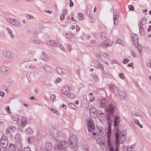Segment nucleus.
I'll return each mask as SVG.
<instances>
[{
	"mask_svg": "<svg viewBox=\"0 0 151 151\" xmlns=\"http://www.w3.org/2000/svg\"><path fill=\"white\" fill-rule=\"evenodd\" d=\"M115 137L116 140V144H117L120 141L122 142L124 141L126 137V132L125 131H123L121 132L118 129L115 132Z\"/></svg>",
	"mask_w": 151,
	"mask_h": 151,
	"instance_id": "obj_1",
	"label": "nucleus"
},
{
	"mask_svg": "<svg viewBox=\"0 0 151 151\" xmlns=\"http://www.w3.org/2000/svg\"><path fill=\"white\" fill-rule=\"evenodd\" d=\"M109 127L107 129V143L108 145L109 146V150L110 151H118L119 149L117 147H116L115 149V150H114L113 147L112 145L111 144L110 142V134L111 132V127L110 124H108Z\"/></svg>",
	"mask_w": 151,
	"mask_h": 151,
	"instance_id": "obj_2",
	"label": "nucleus"
},
{
	"mask_svg": "<svg viewBox=\"0 0 151 151\" xmlns=\"http://www.w3.org/2000/svg\"><path fill=\"white\" fill-rule=\"evenodd\" d=\"M14 141L15 145L17 149H20L22 147V139L21 135L19 134H17L14 137Z\"/></svg>",
	"mask_w": 151,
	"mask_h": 151,
	"instance_id": "obj_3",
	"label": "nucleus"
},
{
	"mask_svg": "<svg viewBox=\"0 0 151 151\" xmlns=\"http://www.w3.org/2000/svg\"><path fill=\"white\" fill-rule=\"evenodd\" d=\"M69 146L71 148H73L77 143V138L76 135H72L69 138Z\"/></svg>",
	"mask_w": 151,
	"mask_h": 151,
	"instance_id": "obj_4",
	"label": "nucleus"
},
{
	"mask_svg": "<svg viewBox=\"0 0 151 151\" xmlns=\"http://www.w3.org/2000/svg\"><path fill=\"white\" fill-rule=\"evenodd\" d=\"M8 143L7 137L5 135H2L0 140V144L1 147L5 149L8 146Z\"/></svg>",
	"mask_w": 151,
	"mask_h": 151,
	"instance_id": "obj_5",
	"label": "nucleus"
},
{
	"mask_svg": "<svg viewBox=\"0 0 151 151\" xmlns=\"http://www.w3.org/2000/svg\"><path fill=\"white\" fill-rule=\"evenodd\" d=\"M87 124L88 130L89 131H93L96 130L94 127L93 121L91 118H88L87 120Z\"/></svg>",
	"mask_w": 151,
	"mask_h": 151,
	"instance_id": "obj_6",
	"label": "nucleus"
},
{
	"mask_svg": "<svg viewBox=\"0 0 151 151\" xmlns=\"http://www.w3.org/2000/svg\"><path fill=\"white\" fill-rule=\"evenodd\" d=\"M68 146L67 142L62 141L59 142L56 144V147L58 149L60 150H66Z\"/></svg>",
	"mask_w": 151,
	"mask_h": 151,
	"instance_id": "obj_7",
	"label": "nucleus"
},
{
	"mask_svg": "<svg viewBox=\"0 0 151 151\" xmlns=\"http://www.w3.org/2000/svg\"><path fill=\"white\" fill-rule=\"evenodd\" d=\"M27 118L24 116L21 117L19 121L17 122V124L21 128H24L27 124Z\"/></svg>",
	"mask_w": 151,
	"mask_h": 151,
	"instance_id": "obj_8",
	"label": "nucleus"
},
{
	"mask_svg": "<svg viewBox=\"0 0 151 151\" xmlns=\"http://www.w3.org/2000/svg\"><path fill=\"white\" fill-rule=\"evenodd\" d=\"M52 144L48 142L43 144L42 146V148L43 149L47 151L50 150L52 149Z\"/></svg>",
	"mask_w": 151,
	"mask_h": 151,
	"instance_id": "obj_9",
	"label": "nucleus"
},
{
	"mask_svg": "<svg viewBox=\"0 0 151 151\" xmlns=\"http://www.w3.org/2000/svg\"><path fill=\"white\" fill-rule=\"evenodd\" d=\"M8 22L18 27L20 26V22L18 20L13 18L8 19Z\"/></svg>",
	"mask_w": 151,
	"mask_h": 151,
	"instance_id": "obj_10",
	"label": "nucleus"
},
{
	"mask_svg": "<svg viewBox=\"0 0 151 151\" xmlns=\"http://www.w3.org/2000/svg\"><path fill=\"white\" fill-rule=\"evenodd\" d=\"M106 110L108 114L113 115L114 111V105L111 104H109L108 108L106 109Z\"/></svg>",
	"mask_w": 151,
	"mask_h": 151,
	"instance_id": "obj_11",
	"label": "nucleus"
},
{
	"mask_svg": "<svg viewBox=\"0 0 151 151\" xmlns=\"http://www.w3.org/2000/svg\"><path fill=\"white\" fill-rule=\"evenodd\" d=\"M93 131H96L95 132H93L92 134V136L93 139L96 138L98 135L99 136L101 135L102 132L101 128L97 127V128L95 130H94Z\"/></svg>",
	"mask_w": 151,
	"mask_h": 151,
	"instance_id": "obj_12",
	"label": "nucleus"
},
{
	"mask_svg": "<svg viewBox=\"0 0 151 151\" xmlns=\"http://www.w3.org/2000/svg\"><path fill=\"white\" fill-rule=\"evenodd\" d=\"M112 44V42L110 40H107L103 41L101 43V45L103 47H107L111 46Z\"/></svg>",
	"mask_w": 151,
	"mask_h": 151,
	"instance_id": "obj_13",
	"label": "nucleus"
},
{
	"mask_svg": "<svg viewBox=\"0 0 151 151\" xmlns=\"http://www.w3.org/2000/svg\"><path fill=\"white\" fill-rule=\"evenodd\" d=\"M64 36L72 41H74L76 40V38L73 34L70 32L65 33L64 34Z\"/></svg>",
	"mask_w": 151,
	"mask_h": 151,
	"instance_id": "obj_14",
	"label": "nucleus"
},
{
	"mask_svg": "<svg viewBox=\"0 0 151 151\" xmlns=\"http://www.w3.org/2000/svg\"><path fill=\"white\" fill-rule=\"evenodd\" d=\"M3 55L7 58L12 59L13 58V56L12 54L9 51L6 50H4L3 51Z\"/></svg>",
	"mask_w": 151,
	"mask_h": 151,
	"instance_id": "obj_15",
	"label": "nucleus"
},
{
	"mask_svg": "<svg viewBox=\"0 0 151 151\" xmlns=\"http://www.w3.org/2000/svg\"><path fill=\"white\" fill-rule=\"evenodd\" d=\"M132 41L134 45H137L139 42V39L137 36L134 33H132L131 35Z\"/></svg>",
	"mask_w": 151,
	"mask_h": 151,
	"instance_id": "obj_16",
	"label": "nucleus"
},
{
	"mask_svg": "<svg viewBox=\"0 0 151 151\" xmlns=\"http://www.w3.org/2000/svg\"><path fill=\"white\" fill-rule=\"evenodd\" d=\"M0 71L5 74H7L9 71V69L5 65H2L0 67Z\"/></svg>",
	"mask_w": 151,
	"mask_h": 151,
	"instance_id": "obj_17",
	"label": "nucleus"
},
{
	"mask_svg": "<svg viewBox=\"0 0 151 151\" xmlns=\"http://www.w3.org/2000/svg\"><path fill=\"white\" fill-rule=\"evenodd\" d=\"M63 93L65 95H68L69 92V88L68 86H65L62 88Z\"/></svg>",
	"mask_w": 151,
	"mask_h": 151,
	"instance_id": "obj_18",
	"label": "nucleus"
},
{
	"mask_svg": "<svg viewBox=\"0 0 151 151\" xmlns=\"http://www.w3.org/2000/svg\"><path fill=\"white\" fill-rule=\"evenodd\" d=\"M31 40L33 43L36 44L40 45L42 43V42L39 40L36 37L32 36L31 37Z\"/></svg>",
	"mask_w": 151,
	"mask_h": 151,
	"instance_id": "obj_19",
	"label": "nucleus"
},
{
	"mask_svg": "<svg viewBox=\"0 0 151 151\" xmlns=\"http://www.w3.org/2000/svg\"><path fill=\"white\" fill-rule=\"evenodd\" d=\"M43 68L44 70L47 73H50L52 70V68L50 66L47 64L43 65Z\"/></svg>",
	"mask_w": 151,
	"mask_h": 151,
	"instance_id": "obj_20",
	"label": "nucleus"
},
{
	"mask_svg": "<svg viewBox=\"0 0 151 151\" xmlns=\"http://www.w3.org/2000/svg\"><path fill=\"white\" fill-rule=\"evenodd\" d=\"M94 64L97 67L100 68L102 71H104V67L102 64L99 61L95 60L94 62Z\"/></svg>",
	"mask_w": 151,
	"mask_h": 151,
	"instance_id": "obj_21",
	"label": "nucleus"
},
{
	"mask_svg": "<svg viewBox=\"0 0 151 151\" xmlns=\"http://www.w3.org/2000/svg\"><path fill=\"white\" fill-rule=\"evenodd\" d=\"M106 100L105 99H100L99 104V106L102 108H104L106 105Z\"/></svg>",
	"mask_w": 151,
	"mask_h": 151,
	"instance_id": "obj_22",
	"label": "nucleus"
},
{
	"mask_svg": "<svg viewBox=\"0 0 151 151\" xmlns=\"http://www.w3.org/2000/svg\"><path fill=\"white\" fill-rule=\"evenodd\" d=\"M20 118L21 116H20L18 114H16L12 116V119L13 121H15L17 124V122L19 121Z\"/></svg>",
	"mask_w": 151,
	"mask_h": 151,
	"instance_id": "obj_23",
	"label": "nucleus"
},
{
	"mask_svg": "<svg viewBox=\"0 0 151 151\" xmlns=\"http://www.w3.org/2000/svg\"><path fill=\"white\" fill-rule=\"evenodd\" d=\"M119 16L116 13L114 12L113 15V19L114 24H117L118 23Z\"/></svg>",
	"mask_w": 151,
	"mask_h": 151,
	"instance_id": "obj_24",
	"label": "nucleus"
},
{
	"mask_svg": "<svg viewBox=\"0 0 151 151\" xmlns=\"http://www.w3.org/2000/svg\"><path fill=\"white\" fill-rule=\"evenodd\" d=\"M56 72L60 74H65V70L60 67H58L56 68Z\"/></svg>",
	"mask_w": 151,
	"mask_h": 151,
	"instance_id": "obj_25",
	"label": "nucleus"
},
{
	"mask_svg": "<svg viewBox=\"0 0 151 151\" xmlns=\"http://www.w3.org/2000/svg\"><path fill=\"white\" fill-rule=\"evenodd\" d=\"M16 130V128L12 126L8 128L6 130V133L7 134L9 133H12L13 132L15 131Z\"/></svg>",
	"mask_w": 151,
	"mask_h": 151,
	"instance_id": "obj_26",
	"label": "nucleus"
},
{
	"mask_svg": "<svg viewBox=\"0 0 151 151\" xmlns=\"http://www.w3.org/2000/svg\"><path fill=\"white\" fill-rule=\"evenodd\" d=\"M120 121V119L119 116L117 115L115 116V119L114 122V126L115 127L118 126Z\"/></svg>",
	"mask_w": 151,
	"mask_h": 151,
	"instance_id": "obj_27",
	"label": "nucleus"
},
{
	"mask_svg": "<svg viewBox=\"0 0 151 151\" xmlns=\"http://www.w3.org/2000/svg\"><path fill=\"white\" fill-rule=\"evenodd\" d=\"M17 148L16 145L11 143H10L9 145V151H15V149Z\"/></svg>",
	"mask_w": 151,
	"mask_h": 151,
	"instance_id": "obj_28",
	"label": "nucleus"
},
{
	"mask_svg": "<svg viewBox=\"0 0 151 151\" xmlns=\"http://www.w3.org/2000/svg\"><path fill=\"white\" fill-rule=\"evenodd\" d=\"M41 59L45 61H48L49 60L48 57L43 52H42V55H41Z\"/></svg>",
	"mask_w": 151,
	"mask_h": 151,
	"instance_id": "obj_29",
	"label": "nucleus"
},
{
	"mask_svg": "<svg viewBox=\"0 0 151 151\" xmlns=\"http://www.w3.org/2000/svg\"><path fill=\"white\" fill-rule=\"evenodd\" d=\"M103 138L101 136L99 137V138H98L96 140L97 143L99 145H104V142H103Z\"/></svg>",
	"mask_w": 151,
	"mask_h": 151,
	"instance_id": "obj_30",
	"label": "nucleus"
},
{
	"mask_svg": "<svg viewBox=\"0 0 151 151\" xmlns=\"http://www.w3.org/2000/svg\"><path fill=\"white\" fill-rule=\"evenodd\" d=\"M138 26L139 30V33L142 36L144 35H145V32L143 26H142L141 25H138Z\"/></svg>",
	"mask_w": 151,
	"mask_h": 151,
	"instance_id": "obj_31",
	"label": "nucleus"
},
{
	"mask_svg": "<svg viewBox=\"0 0 151 151\" xmlns=\"http://www.w3.org/2000/svg\"><path fill=\"white\" fill-rule=\"evenodd\" d=\"M68 106L70 109H74L75 111L77 110V106L73 103H69L68 104Z\"/></svg>",
	"mask_w": 151,
	"mask_h": 151,
	"instance_id": "obj_32",
	"label": "nucleus"
},
{
	"mask_svg": "<svg viewBox=\"0 0 151 151\" xmlns=\"http://www.w3.org/2000/svg\"><path fill=\"white\" fill-rule=\"evenodd\" d=\"M25 132L26 134L29 135L33 132V130L31 128L28 127L25 129Z\"/></svg>",
	"mask_w": 151,
	"mask_h": 151,
	"instance_id": "obj_33",
	"label": "nucleus"
},
{
	"mask_svg": "<svg viewBox=\"0 0 151 151\" xmlns=\"http://www.w3.org/2000/svg\"><path fill=\"white\" fill-rule=\"evenodd\" d=\"M47 44L50 45L55 46L56 45V42L54 40H50L47 42Z\"/></svg>",
	"mask_w": 151,
	"mask_h": 151,
	"instance_id": "obj_34",
	"label": "nucleus"
},
{
	"mask_svg": "<svg viewBox=\"0 0 151 151\" xmlns=\"http://www.w3.org/2000/svg\"><path fill=\"white\" fill-rule=\"evenodd\" d=\"M48 109L49 110H51L53 113L55 114H56L58 115L60 114L59 111L58 110L50 107H49L48 108Z\"/></svg>",
	"mask_w": 151,
	"mask_h": 151,
	"instance_id": "obj_35",
	"label": "nucleus"
},
{
	"mask_svg": "<svg viewBox=\"0 0 151 151\" xmlns=\"http://www.w3.org/2000/svg\"><path fill=\"white\" fill-rule=\"evenodd\" d=\"M109 91L110 92H113L115 91L116 87L111 84H109L108 86Z\"/></svg>",
	"mask_w": 151,
	"mask_h": 151,
	"instance_id": "obj_36",
	"label": "nucleus"
},
{
	"mask_svg": "<svg viewBox=\"0 0 151 151\" xmlns=\"http://www.w3.org/2000/svg\"><path fill=\"white\" fill-rule=\"evenodd\" d=\"M147 19L145 18H143L142 19L139 21L138 25H141L143 26V25L145 24L146 22Z\"/></svg>",
	"mask_w": 151,
	"mask_h": 151,
	"instance_id": "obj_37",
	"label": "nucleus"
},
{
	"mask_svg": "<svg viewBox=\"0 0 151 151\" xmlns=\"http://www.w3.org/2000/svg\"><path fill=\"white\" fill-rule=\"evenodd\" d=\"M90 114L96 115V111L95 108L93 107H91L90 109Z\"/></svg>",
	"mask_w": 151,
	"mask_h": 151,
	"instance_id": "obj_38",
	"label": "nucleus"
},
{
	"mask_svg": "<svg viewBox=\"0 0 151 151\" xmlns=\"http://www.w3.org/2000/svg\"><path fill=\"white\" fill-rule=\"evenodd\" d=\"M6 29L9 34L10 35L11 37L14 38V35L12 34V32L11 29L9 27H7Z\"/></svg>",
	"mask_w": 151,
	"mask_h": 151,
	"instance_id": "obj_39",
	"label": "nucleus"
},
{
	"mask_svg": "<svg viewBox=\"0 0 151 151\" xmlns=\"http://www.w3.org/2000/svg\"><path fill=\"white\" fill-rule=\"evenodd\" d=\"M106 117V115L104 113L99 116L100 121L103 122Z\"/></svg>",
	"mask_w": 151,
	"mask_h": 151,
	"instance_id": "obj_40",
	"label": "nucleus"
},
{
	"mask_svg": "<svg viewBox=\"0 0 151 151\" xmlns=\"http://www.w3.org/2000/svg\"><path fill=\"white\" fill-rule=\"evenodd\" d=\"M77 18L79 20H83L84 18V15L81 13H79L77 16Z\"/></svg>",
	"mask_w": 151,
	"mask_h": 151,
	"instance_id": "obj_41",
	"label": "nucleus"
},
{
	"mask_svg": "<svg viewBox=\"0 0 151 151\" xmlns=\"http://www.w3.org/2000/svg\"><path fill=\"white\" fill-rule=\"evenodd\" d=\"M107 122L108 124H110L111 122V116L108 114L106 116Z\"/></svg>",
	"mask_w": 151,
	"mask_h": 151,
	"instance_id": "obj_42",
	"label": "nucleus"
},
{
	"mask_svg": "<svg viewBox=\"0 0 151 151\" xmlns=\"http://www.w3.org/2000/svg\"><path fill=\"white\" fill-rule=\"evenodd\" d=\"M68 97L70 99H74L76 96V95L73 93H68V95H67Z\"/></svg>",
	"mask_w": 151,
	"mask_h": 151,
	"instance_id": "obj_43",
	"label": "nucleus"
},
{
	"mask_svg": "<svg viewBox=\"0 0 151 151\" xmlns=\"http://www.w3.org/2000/svg\"><path fill=\"white\" fill-rule=\"evenodd\" d=\"M104 113L101 111H97L96 115L98 117L99 119H100L99 116L101 115Z\"/></svg>",
	"mask_w": 151,
	"mask_h": 151,
	"instance_id": "obj_44",
	"label": "nucleus"
},
{
	"mask_svg": "<svg viewBox=\"0 0 151 151\" xmlns=\"http://www.w3.org/2000/svg\"><path fill=\"white\" fill-rule=\"evenodd\" d=\"M101 37L103 39H104L106 38L107 35L105 32H102L101 33Z\"/></svg>",
	"mask_w": 151,
	"mask_h": 151,
	"instance_id": "obj_45",
	"label": "nucleus"
},
{
	"mask_svg": "<svg viewBox=\"0 0 151 151\" xmlns=\"http://www.w3.org/2000/svg\"><path fill=\"white\" fill-rule=\"evenodd\" d=\"M25 140L29 144H32V142L31 140V137H26L25 138Z\"/></svg>",
	"mask_w": 151,
	"mask_h": 151,
	"instance_id": "obj_46",
	"label": "nucleus"
},
{
	"mask_svg": "<svg viewBox=\"0 0 151 151\" xmlns=\"http://www.w3.org/2000/svg\"><path fill=\"white\" fill-rule=\"evenodd\" d=\"M27 18L29 20H30L31 19H33L34 18V16L32 15L27 14L26 15Z\"/></svg>",
	"mask_w": 151,
	"mask_h": 151,
	"instance_id": "obj_47",
	"label": "nucleus"
},
{
	"mask_svg": "<svg viewBox=\"0 0 151 151\" xmlns=\"http://www.w3.org/2000/svg\"><path fill=\"white\" fill-rule=\"evenodd\" d=\"M123 151H129L128 146H124L122 147Z\"/></svg>",
	"mask_w": 151,
	"mask_h": 151,
	"instance_id": "obj_48",
	"label": "nucleus"
},
{
	"mask_svg": "<svg viewBox=\"0 0 151 151\" xmlns=\"http://www.w3.org/2000/svg\"><path fill=\"white\" fill-rule=\"evenodd\" d=\"M128 146L129 151H131L135 147V145H131Z\"/></svg>",
	"mask_w": 151,
	"mask_h": 151,
	"instance_id": "obj_49",
	"label": "nucleus"
},
{
	"mask_svg": "<svg viewBox=\"0 0 151 151\" xmlns=\"http://www.w3.org/2000/svg\"><path fill=\"white\" fill-rule=\"evenodd\" d=\"M29 68L31 70H35L36 68V66L34 64H32L29 65Z\"/></svg>",
	"mask_w": 151,
	"mask_h": 151,
	"instance_id": "obj_50",
	"label": "nucleus"
},
{
	"mask_svg": "<svg viewBox=\"0 0 151 151\" xmlns=\"http://www.w3.org/2000/svg\"><path fill=\"white\" fill-rule=\"evenodd\" d=\"M147 66L151 69V59L148 60L146 62Z\"/></svg>",
	"mask_w": 151,
	"mask_h": 151,
	"instance_id": "obj_51",
	"label": "nucleus"
},
{
	"mask_svg": "<svg viewBox=\"0 0 151 151\" xmlns=\"http://www.w3.org/2000/svg\"><path fill=\"white\" fill-rule=\"evenodd\" d=\"M116 43L117 44H119L120 45H124V43L123 41L121 40H117L116 42Z\"/></svg>",
	"mask_w": 151,
	"mask_h": 151,
	"instance_id": "obj_52",
	"label": "nucleus"
},
{
	"mask_svg": "<svg viewBox=\"0 0 151 151\" xmlns=\"http://www.w3.org/2000/svg\"><path fill=\"white\" fill-rule=\"evenodd\" d=\"M50 98L53 102L54 101L56 100L55 95L54 94L51 95L50 96Z\"/></svg>",
	"mask_w": 151,
	"mask_h": 151,
	"instance_id": "obj_53",
	"label": "nucleus"
},
{
	"mask_svg": "<svg viewBox=\"0 0 151 151\" xmlns=\"http://www.w3.org/2000/svg\"><path fill=\"white\" fill-rule=\"evenodd\" d=\"M62 78H57L56 80H55L54 81V83L55 84H57L58 83L61 82L62 81Z\"/></svg>",
	"mask_w": 151,
	"mask_h": 151,
	"instance_id": "obj_54",
	"label": "nucleus"
},
{
	"mask_svg": "<svg viewBox=\"0 0 151 151\" xmlns=\"http://www.w3.org/2000/svg\"><path fill=\"white\" fill-rule=\"evenodd\" d=\"M119 76L122 79H124L125 78L124 74L122 73H119Z\"/></svg>",
	"mask_w": 151,
	"mask_h": 151,
	"instance_id": "obj_55",
	"label": "nucleus"
},
{
	"mask_svg": "<svg viewBox=\"0 0 151 151\" xmlns=\"http://www.w3.org/2000/svg\"><path fill=\"white\" fill-rule=\"evenodd\" d=\"M128 8L131 11H134V7L132 5H129Z\"/></svg>",
	"mask_w": 151,
	"mask_h": 151,
	"instance_id": "obj_56",
	"label": "nucleus"
},
{
	"mask_svg": "<svg viewBox=\"0 0 151 151\" xmlns=\"http://www.w3.org/2000/svg\"><path fill=\"white\" fill-rule=\"evenodd\" d=\"M67 50L69 51L70 52L71 49H72V47L70 45L68 44V45L67 47Z\"/></svg>",
	"mask_w": 151,
	"mask_h": 151,
	"instance_id": "obj_57",
	"label": "nucleus"
},
{
	"mask_svg": "<svg viewBox=\"0 0 151 151\" xmlns=\"http://www.w3.org/2000/svg\"><path fill=\"white\" fill-rule=\"evenodd\" d=\"M59 48L61 49L63 51L65 52V48L63 47V46L62 44H60L59 45Z\"/></svg>",
	"mask_w": 151,
	"mask_h": 151,
	"instance_id": "obj_58",
	"label": "nucleus"
},
{
	"mask_svg": "<svg viewBox=\"0 0 151 151\" xmlns=\"http://www.w3.org/2000/svg\"><path fill=\"white\" fill-rule=\"evenodd\" d=\"M132 114L133 116H139V113L136 112H133Z\"/></svg>",
	"mask_w": 151,
	"mask_h": 151,
	"instance_id": "obj_59",
	"label": "nucleus"
},
{
	"mask_svg": "<svg viewBox=\"0 0 151 151\" xmlns=\"http://www.w3.org/2000/svg\"><path fill=\"white\" fill-rule=\"evenodd\" d=\"M32 36L34 37H37L38 36V33L36 31H34L32 33Z\"/></svg>",
	"mask_w": 151,
	"mask_h": 151,
	"instance_id": "obj_60",
	"label": "nucleus"
},
{
	"mask_svg": "<svg viewBox=\"0 0 151 151\" xmlns=\"http://www.w3.org/2000/svg\"><path fill=\"white\" fill-rule=\"evenodd\" d=\"M120 97L121 99H124L126 97V95L125 93H124V94L121 95V96H120Z\"/></svg>",
	"mask_w": 151,
	"mask_h": 151,
	"instance_id": "obj_61",
	"label": "nucleus"
},
{
	"mask_svg": "<svg viewBox=\"0 0 151 151\" xmlns=\"http://www.w3.org/2000/svg\"><path fill=\"white\" fill-rule=\"evenodd\" d=\"M96 56L98 59H101V55L99 53L96 54Z\"/></svg>",
	"mask_w": 151,
	"mask_h": 151,
	"instance_id": "obj_62",
	"label": "nucleus"
},
{
	"mask_svg": "<svg viewBox=\"0 0 151 151\" xmlns=\"http://www.w3.org/2000/svg\"><path fill=\"white\" fill-rule=\"evenodd\" d=\"M81 102L82 103H83V104H84L87 103V100L85 98H83L82 99Z\"/></svg>",
	"mask_w": 151,
	"mask_h": 151,
	"instance_id": "obj_63",
	"label": "nucleus"
},
{
	"mask_svg": "<svg viewBox=\"0 0 151 151\" xmlns=\"http://www.w3.org/2000/svg\"><path fill=\"white\" fill-rule=\"evenodd\" d=\"M24 151H31L30 148L29 147H25L24 149Z\"/></svg>",
	"mask_w": 151,
	"mask_h": 151,
	"instance_id": "obj_64",
	"label": "nucleus"
}]
</instances>
